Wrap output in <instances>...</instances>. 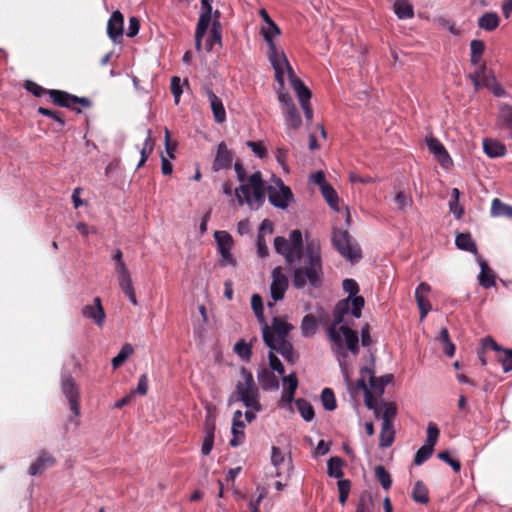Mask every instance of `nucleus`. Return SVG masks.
<instances>
[{"label": "nucleus", "instance_id": "obj_1", "mask_svg": "<svg viewBox=\"0 0 512 512\" xmlns=\"http://www.w3.org/2000/svg\"><path fill=\"white\" fill-rule=\"evenodd\" d=\"M274 248L282 255L286 262L292 266L293 285L302 289L306 285L318 287L323 276L321 246L317 239L306 237L303 247V238L300 230H293L289 238L276 237Z\"/></svg>", "mask_w": 512, "mask_h": 512}, {"label": "nucleus", "instance_id": "obj_2", "mask_svg": "<svg viewBox=\"0 0 512 512\" xmlns=\"http://www.w3.org/2000/svg\"><path fill=\"white\" fill-rule=\"evenodd\" d=\"M363 306V297L339 301L334 309L333 322L327 329L331 350L347 385L351 384L352 357L355 358L359 352L358 334L349 328V324L352 319L361 317Z\"/></svg>", "mask_w": 512, "mask_h": 512}, {"label": "nucleus", "instance_id": "obj_3", "mask_svg": "<svg viewBox=\"0 0 512 512\" xmlns=\"http://www.w3.org/2000/svg\"><path fill=\"white\" fill-rule=\"evenodd\" d=\"M251 307L261 325L263 340L267 347L276 350L287 362L293 364L297 357L291 342L288 340V335L293 326L279 317H274L272 324L269 325L264 316L262 298L258 294L252 295Z\"/></svg>", "mask_w": 512, "mask_h": 512}, {"label": "nucleus", "instance_id": "obj_4", "mask_svg": "<svg viewBox=\"0 0 512 512\" xmlns=\"http://www.w3.org/2000/svg\"><path fill=\"white\" fill-rule=\"evenodd\" d=\"M235 396L247 408L245 412L247 422L253 421L256 413L261 411L260 394L253 375L245 368L240 370V378L236 385Z\"/></svg>", "mask_w": 512, "mask_h": 512}, {"label": "nucleus", "instance_id": "obj_5", "mask_svg": "<svg viewBox=\"0 0 512 512\" xmlns=\"http://www.w3.org/2000/svg\"><path fill=\"white\" fill-rule=\"evenodd\" d=\"M239 205H248L252 210H258L265 201V187L259 171L248 176L247 181L240 184L234 191Z\"/></svg>", "mask_w": 512, "mask_h": 512}, {"label": "nucleus", "instance_id": "obj_6", "mask_svg": "<svg viewBox=\"0 0 512 512\" xmlns=\"http://www.w3.org/2000/svg\"><path fill=\"white\" fill-rule=\"evenodd\" d=\"M366 407L373 410L376 418L382 419L379 444L381 447H389L394 441L393 420L397 414V408L394 403H375L367 396Z\"/></svg>", "mask_w": 512, "mask_h": 512}, {"label": "nucleus", "instance_id": "obj_7", "mask_svg": "<svg viewBox=\"0 0 512 512\" xmlns=\"http://www.w3.org/2000/svg\"><path fill=\"white\" fill-rule=\"evenodd\" d=\"M267 57L275 72V80L278 83L277 90L285 91L284 84L286 76L289 79L292 88L294 89V80H301L295 75L284 51L272 47V51H267Z\"/></svg>", "mask_w": 512, "mask_h": 512}, {"label": "nucleus", "instance_id": "obj_8", "mask_svg": "<svg viewBox=\"0 0 512 512\" xmlns=\"http://www.w3.org/2000/svg\"><path fill=\"white\" fill-rule=\"evenodd\" d=\"M381 381V378L374 376V372L370 368L365 367L360 371V378L356 382V389L364 391L365 401L368 396L375 403H379L374 395L380 396L383 394L385 385Z\"/></svg>", "mask_w": 512, "mask_h": 512}, {"label": "nucleus", "instance_id": "obj_9", "mask_svg": "<svg viewBox=\"0 0 512 512\" xmlns=\"http://www.w3.org/2000/svg\"><path fill=\"white\" fill-rule=\"evenodd\" d=\"M332 241L339 253L351 262L358 261L361 258V250L348 232L343 230L334 231Z\"/></svg>", "mask_w": 512, "mask_h": 512}, {"label": "nucleus", "instance_id": "obj_10", "mask_svg": "<svg viewBox=\"0 0 512 512\" xmlns=\"http://www.w3.org/2000/svg\"><path fill=\"white\" fill-rule=\"evenodd\" d=\"M278 100L282 105V113L285 120V125L290 130H297L302 124L300 114L298 113L291 96L282 90H277Z\"/></svg>", "mask_w": 512, "mask_h": 512}, {"label": "nucleus", "instance_id": "obj_11", "mask_svg": "<svg viewBox=\"0 0 512 512\" xmlns=\"http://www.w3.org/2000/svg\"><path fill=\"white\" fill-rule=\"evenodd\" d=\"M270 203L280 209H286L293 199V194L288 186H285L281 179L275 180V185L268 187Z\"/></svg>", "mask_w": 512, "mask_h": 512}, {"label": "nucleus", "instance_id": "obj_12", "mask_svg": "<svg viewBox=\"0 0 512 512\" xmlns=\"http://www.w3.org/2000/svg\"><path fill=\"white\" fill-rule=\"evenodd\" d=\"M439 434L440 431L437 425L433 422H430L427 427L425 444L418 449L414 457V463L416 465H422L432 455L434 446L438 441Z\"/></svg>", "mask_w": 512, "mask_h": 512}, {"label": "nucleus", "instance_id": "obj_13", "mask_svg": "<svg viewBox=\"0 0 512 512\" xmlns=\"http://www.w3.org/2000/svg\"><path fill=\"white\" fill-rule=\"evenodd\" d=\"M61 391L69 403L70 410L78 417L80 415V393L75 380L71 376H62Z\"/></svg>", "mask_w": 512, "mask_h": 512}, {"label": "nucleus", "instance_id": "obj_14", "mask_svg": "<svg viewBox=\"0 0 512 512\" xmlns=\"http://www.w3.org/2000/svg\"><path fill=\"white\" fill-rule=\"evenodd\" d=\"M211 18V0H201V13L195 31V47L198 51L201 50L202 38L204 37L208 27L210 26Z\"/></svg>", "mask_w": 512, "mask_h": 512}, {"label": "nucleus", "instance_id": "obj_15", "mask_svg": "<svg viewBox=\"0 0 512 512\" xmlns=\"http://www.w3.org/2000/svg\"><path fill=\"white\" fill-rule=\"evenodd\" d=\"M115 271L117 273L118 285L122 289L123 293L128 297L130 302L136 306L138 301L136 299L134 286L132 283L131 275L125 262L118 263L115 265Z\"/></svg>", "mask_w": 512, "mask_h": 512}, {"label": "nucleus", "instance_id": "obj_16", "mask_svg": "<svg viewBox=\"0 0 512 512\" xmlns=\"http://www.w3.org/2000/svg\"><path fill=\"white\" fill-rule=\"evenodd\" d=\"M214 237L222 258V265H235V259L231 253L233 247L231 235L226 231H216Z\"/></svg>", "mask_w": 512, "mask_h": 512}, {"label": "nucleus", "instance_id": "obj_17", "mask_svg": "<svg viewBox=\"0 0 512 512\" xmlns=\"http://www.w3.org/2000/svg\"><path fill=\"white\" fill-rule=\"evenodd\" d=\"M288 288V278L283 273L281 267H276L272 271V282L270 285V294L273 301L277 302L283 299Z\"/></svg>", "mask_w": 512, "mask_h": 512}, {"label": "nucleus", "instance_id": "obj_18", "mask_svg": "<svg viewBox=\"0 0 512 512\" xmlns=\"http://www.w3.org/2000/svg\"><path fill=\"white\" fill-rule=\"evenodd\" d=\"M49 93L53 102L62 107L76 109L77 104H81L83 107L90 106V101L87 98H79L59 90H51Z\"/></svg>", "mask_w": 512, "mask_h": 512}, {"label": "nucleus", "instance_id": "obj_19", "mask_svg": "<svg viewBox=\"0 0 512 512\" xmlns=\"http://www.w3.org/2000/svg\"><path fill=\"white\" fill-rule=\"evenodd\" d=\"M124 16L120 11H114L107 23V34L109 38L118 43L123 35Z\"/></svg>", "mask_w": 512, "mask_h": 512}, {"label": "nucleus", "instance_id": "obj_20", "mask_svg": "<svg viewBox=\"0 0 512 512\" xmlns=\"http://www.w3.org/2000/svg\"><path fill=\"white\" fill-rule=\"evenodd\" d=\"M426 142L429 151L434 154L440 165L445 169L450 168L453 162L443 144L435 138H429Z\"/></svg>", "mask_w": 512, "mask_h": 512}, {"label": "nucleus", "instance_id": "obj_21", "mask_svg": "<svg viewBox=\"0 0 512 512\" xmlns=\"http://www.w3.org/2000/svg\"><path fill=\"white\" fill-rule=\"evenodd\" d=\"M271 463L276 468V477H280L283 474H290L292 469L291 460L286 459L285 455L278 447L273 446L271 449Z\"/></svg>", "mask_w": 512, "mask_h": 512}, {"label": "nucleus", "instance_id": "obj_22", "mask_svg": "<svg viewBox=\"0 0 512 512\" xmlns=\"http://www.w3.org/2000/svg\"><path fill=\"white\" fill-rule=\"evenodd\" d=\"M294 91L296 92L299 102L302 106V109L304 111L305 117L307 121L311 122L313 118V111L310 107V97L311 93L308 90V88L303 84L302 81H296L294 80Z\"/></svg>", "mask_w": 512, "mask_h": 512}, {"label": "nucleus", "instance_id": "obj_23", "mask_svg": "<svg viewBox=\"0 0 512 512\" xmlns=\"http://www.w3.org/2000/svg\"><path fill=\"white\" fill-rule=\"evenodd\" d=\"M431 291L429 284L422 282L418 285L415 291V299L420 310V319L424 320L428 312L431 310V304L426 299V296Z\"/></svg>", "mask_w": 512, "mask_h": 512}, {"label": "nucleus", "instance_id": "obj_24", "mask_svg": "<svg viewBox=\"0 0 512 512\" xmlns=\"http://www.w3.org/2000/svg\"><path fill=\"white\" fill-rule=\"evenodd\" d=\"M476 261L480 266V273L478 275L479 284L485 289L495 286V274L489 267L487 261L481 255H477Z\"/></svg>", "mask_w": 512, "mask_h": 512}, {"label": "nucleus", "instance_id": "obj_25", "mask_svg": "<svg viewBox=\"0 0 512 512\" xmlns=\"http://www.w3.org/2000/svg\"><path fill=\"white\" fill-rule=\"evenodd\" d=\"M82 314L88 319H92L95 323L101 327L105 320V312L101 304L99 297L94 299L93 305H86L82 309Z\"/></svg>", "mask_w": 512, "mask_h": 512}, {"label": "nucleus", "instance_id": "obj_26", "mask_svg": "<svg viewBox=\"0 0 512 512\" xmlns=\"http://www.w3.org/2000/svg\"><path fill=\"white\" fill-rule=\"evenodd\" d=\"M206 96L217 123H223L226 120V111L222 100L210 89L206 90Z\"/></svg>", "mask_w": 512, "mask_h": 512}, {"label": "nucleus", "instance_id": "obj_27", "mask_svg": "<svg viewBox=\"0 0 512 512\" xmlns=\"http://www.w3.org/2000/svg\"><path fill=\"white\" fill-rule=\"evenodd\" d=\"M469 77L476 90L481 87H490L494 82V76L484 65L479 66V68L473 74H470Z\"/></svg>", "mask_w": 512, "mask_h": 512}, {"label": "nucleus", "instance_id": "obj_28", "mask_svg": "<svg viewBox=\"0 0 512 512\" xmlns=\"http://www.w3.org/2000/svg\"><path fill=\"white\" fill-rule=\"evenodd\" d=\"M282 402L286 404H290L293 400L295 391L298 387V380L295 373H291L287 376H283L282 378Z\"/></svg>", "mask_w": 512, "mask_h": 512}, {"label": "nucleus", "instance_id": "obj_29", "mask_svg": "<svg viewBox=\"0 0 512 512\" xmlns=\"http://www.w3.org/2000/svg\"><path fill=\"white\" fill-rule=\"evenodd\" d=\"M232 160V153L228 150L226 144L222 142L218 145L217 154L213 162V169L215 171L227 169L231 166Z\"/></svg>", "mask_w": 512, "mask_h": 512}, {"label": "nucleus", "instance_id": "obj_30", "mask_svg": "<svg viewBox=\"0 0 512 512\" xmlns=\"http://www.w3.org/2000/svg\"><path fill=\"white\" fill-rule=\"evenodd\" d=\"M55 464V459L51 455L43 452L41 453L36 461L30 466L29 473L30 475H37L47 468L52 467Z\"/></svg>", "mask_w": 512, "mask_h": 512}, {"label": "nucleus", "instance_id": "obj_31", "mask_svg": "<svg viewBox=\"0 0 512 512\" xmlns=\"http://www.w3.org/2000/svg\"><path fill=\"white\" fill-rule=\"evenodd\" d=\"M212 23V28L210 32V36L206 41V49L211 50L214 44L221 43V25L219 22V12L215 11L213 20L211 19L210 24Z\"/></svg>", "mask_w": 512, "mask_h": 512}, {"label": "nucleus", "instance_id": "obj_32", "mask_svg": "<svg viewBox=\"0 0 512 512\" xmlns=\"http://www.w3.org/2000/svg\"><path fill=\"white\" fill-rule=\"evenodd\" d=\"M483 149L490 158L502 157L506 153L505 146L494 139H485L483 141Z\"/></svg>", "mask_w": 512, "mask_h": 512}, {"label": "nucleus", "instance_id": "obj_33", "mask_svg": "<svg viewBox=\"0 0 512 512\" xmlns=\"http://www.w3.org/2000/svg\"><path fill=\"white\" fill-rule=\"evenodd\" d=\"M455 244L457 248L473 253L476 258L477 255H480L478 253L476 243L469 233L458 234L455 239Z\"/></svg>", "mask_w": 512, "mask_h": 512}, {"label": "nucleus", "instance_id": "obj_34", "mask_svg": "<svg viewBox=\"0 0 512 512\" xmlns=\"http://www.w3.org/2000/svg\"><path fill=\"white\" fill-rule=\"evenodd\" d=\"M258 379L264 390H276L279 387L277 377L266 368L258 372Z\"/></svg>", "mask_w": 512, "mask_h": 512}, {"label": "nucleus", "instance_id": "obj_35", "mask_svg": "<svg viewBox=\"0 0 512 512\" xmlns=\"http://www.w3.org/2000/svg\"><path fill=\"white\" fill-rule=\"evenodd\" d=\"M500 24V18L495 12H486L478 19V26L485 31H493Z\"/></svg>", "mask_w": 512, "mask_h": 512}, {"label": "nucleus", "instance_id": "obj_36", "mask_svg": "<svg viewBox=\"0 0 512 512\" xmlns=\"http://www.w3.org/2000/svg\"><path fill=\"white\" fill-rule=\"evenodd\" d=\"M393 10L400 19H410L414 16L413 6L408 0H395Z\"/></svg>", "mask_w": 512, "mask_h": 512}, {"label": "nucleus", "instance_id": "obj_37", "mask_svg": "<svg viewBox=\"0 0 512 512\" xmlns=\"http://www.w3.org/2000/svg\"><path fill=\"white\" fill-rule=\"evenodd\" d=\"M491 215L493 217L505 216L507 218H512V206L502 202L498 198H495L491 204Z\"/></svg>", "mask_w": 512, "mask_h": 512}, {"label": "nucleus", "instance_id": "obj_38", "mask_svg": "<svg viewBox=\"0 0 512 512\" xmlns=\"http://www.w3.org/2000/svg\"><path fill=\"white\" fill-rule=\"evenodd\" d=\"M261 33L264 37V40L267 42L268 51H272V47L277 48L273 41V38L280 34V29L275 23H271L269 25L262 27Z\"/></svg>", "mask_w": 512, "mask_h": 512}, {"label": "nucleus", "instance_id": "obj_39", "mask_svg": "<svg viewBox=\"0 0 512 512\" xmlns=\"http://www.w3.org/2000/svg\"><path fill=\"white\" fill-rule=\"evenodd\" d=\"M412 498L415 502L426 504L429 500L428 489L421 481H417L412 490Z\"/></svg>", "mask_w": 512, "mask_h": 512}, {"label": "nucleus", "instance_id": "obj_40", "mask_svg": "<svg viewBox=\"0 0 512 512\" xmlns=\"http://www.w3.org/2000/svg\"><path fill=\"white\" fill-rule=\"evenodd\" d=\"M133 351L134 349L131 344H124L119 353L112 359L113 368L117 369L120 367L133 354Z\"/></svg>", "mask_w": 512, "mask_h": 512}, {"label": "nucleus", "instance_id": "obj_41", "mask_svg": "<svg viewBox=\"0 0 512 512\" xmlns=\"http://www.w3.org/2000/svg\"><path fill=\"white\" fill-rule=\"evenodd\" d=\"M437 340L443 345V351L447 356L452 357L455 354V345L450 341L446 328L440 330Z\"/></svg>", "mask_w": 512, "mask_h": 512}, {"label": "nucleus", "instance_id": "obj_42", "mask_svg": "<svg viewBox=\"0 0 512 512\" xmlns=\"http://www.w3.org/2000/svg\"><path fill=\"white\" fill-rule=\"evenodd\" d=\"M460 191L457 188L451 190V199L449 201L450 212L459 219L463 215V208L459 204Z\"/></svg>", "mask_w": 512, "mask_h": 512}, {"label": "nucleus", "instance_id": "obj_43", "mask_svg": "<svg viewBox=\"0 0 512 512\" xmlns=\"http://www.w3.org/2000/svg\"><path fill=\"white\" fill-rule=\"evenodd\" d=\"M485 44L482 40H472L470 43L471 50V63L473 65H478L481 60V56L484 52Z\"/></svg>", "mask_w": 512, "mask_h": 512}, {"label": "nucleus", "instance_id": "obj_44", "mask_svg": "<svg viewBox=\"0 0 512 512\" xmlns=\"http://www.w3.org/2000/svg\"><path fill=\"white\" fill-rule=\"evenodd\" d=\"M343 461L339 457H332L329 459L327 464V472L330 477L341 478Z\"/></svg>", "mask_w": 512, "mask_h": 512}, {"label": "nucleus", "instance_id": "obj_45", "mask_svg": "<svg viewBox=\"0 0 512 512\" xmlns=\"http://www.w3.org/2000/svg\"><path fill=\"white\" fill-rule=\"evenodd\" d=\"M244 423L233 422L232 424V439L230 440V445L233 447H237L241 445L244 441Z\"/></svg>", "mask_w": 512, "mask_h": 512}, {"label": "nucleus", "instance_id": "obj_46", "mask_svg": "<svg viewBox=\"0 0 512 512\" xmlns=\"http://www.w3.org/2000/svg\"><path fill=\"white\" fill-rule=\"evenodd\" d=\"M295 404H296V407H297L299 413L301 414L302 418L305 421L313 420L314 409L308 401H306L304 399H298V400H296Z\"/></svg>", "mask_w": 512, "mask_h": 512}, {"label": "nucleus", "instance_id": "obj_47", "mask_svg": "<svg viewBox=\"0 0 512 512\" xmlns=\"http://www.w3.org/2000/svg\"><path fill=\"white\" fill-rule=\"evenodd\" d=\"M302 334L305 337H310L316 333L317 323L315 317L312 315H306L301 323Z\"/></svg>", "mask_w": 512, "mask_h": 512}, {"label": "nucleus", "instance_id": "obj_48", "mask_svg": "<svg viewBox=\"0 0 512 512\" xmlns=\"http://www.w3.org/2000/svg\"><path fill=\"white\" fill-rule=\"evenodd\" d=\"M321 192L329 206L334 210H338V196L333 187L330 186L329 184L323 185V187L321 188Z\"/></svg>", "mask_w": 512, "mask_h": 512}, {"label": "nucleus", "instance_id": "obj_49", "mask_svg": "<svg viewBox=\"0 0 512 512\" xmlns=\"http://www.w3.org/2000/svg\"><path fill=\"white\" fill-rule=\"evenodd\" d=\"M394 203L398 210L404 211L413 203L412 197L403 191H397L394 196Z\"/></svg>", "mask_w": 512, "mask_h": 512}, {"label": "nucleus", "instance_id": "obj_50", "mask_svg": "<svg viewBox=\"0 0 512 512\" xmlns=\"http://www.w3.org/2000/svg\"><path fill=\"white\" fill-rule=\"evenodd\" d=\"M497 360L501 363L505 373L512 371V349H504L497 355Z\"/></svg>", "mask_w": 512, "mask_h": 512}, {"label": "nucleus", "instance_id": "obj_51", "mask_svg": "<svg viewBox=\"0 0 512 512\" xmlns=\"http://www.w3.org/2000/svg\"><path fill=\"white\" fill-rule=\"evenodd\" d=\"M321 401L323 407L328 411H333L336 408L335 395L330 388L323 389L321 394Z\"/></svg>", "mask_w": 512, "mask_h": 512}, {"label": "nucleus", "instance_id": "obj_52", "mask_svg": "<svg viewBox=\"0 0 512 512\" xmlns=\"http://www.w3.org/2000/svg\"><path fill=\"white\" fill-rule=\"evenodd\" d=\"M375 476L385 490L391 487V476L383 466L379 465L375 468Z\"/></svg>", "mask_w": 512, "mask_h": 512}, {"label": "nucleus", "instance_id": "obj_53", "mask_svg": "<svg viewBox=\"0 0 512 512\" xmlns=\"http://www.w3.org/2000/svg\"><path fill=\"white\" fill-rule=\"evenodd\" d=\"M355 512H373V499L369 493L361 494Z\"/></svg>", "mask_w": 512, "mask_h": 512}, {"label": "nucleus", "instance_id": "obj_54", "mask_svg": "<svg viewBox=\"0 0 512 512\" xmlns=\"http://www.w3.org/2000/svg\"><path fill=\"white\" fill-rule=\"evenodd\" d=\"M499 118L503 125L510 130V136L512 138V106L502 107Z\"/></svg>", "mask_w": 512, "mask_h": 512}, {"label": "nucleus", "instance_id": "obj_55", "mask_svg": "<svg viewBox=\"0 0 512 512\" xmlns=\"http://www.w3.org/2000/svg\"><path fill=\"white\" fill-rule=\"evenodd\" d=\"M436 23L440 28L447 29L453 35L459 36L462 33V30L456 27L454 22L445 17H439Z\"/></svg>", "mask_w": 512, "mask_h": 512}, {"label": "nucleus", "instance_id": "obj_56", "mask_svg": "<svg viewBox=\"0 0 512 512\" xmlns=\"http://www.w3.org/2000/svg\"><path fill=\"white\" fill-rule=\"evenodd\" d=\"M234 351L240 358L244 360H248L251 356V348L244 340H241L235 344Z\"/></svg>", "mask_w": 512, "mask_h": 512}, {"label": "nucleus", "instance_id": "obj_57", "mask_svg": "<svg viewBox=\"0 0 512 512\" xmlns=\"http://www.w3.org/2000/svg\"><path fill=\"white\" fill-rule=\"evenodd\" d=\"M342 286H343L344 291L349 294V296L346 299H349V298L353 299V298L358 297L356 294L359 291V287L355 280L345 279L343 281Z\"/></svg>", "mask_w": 512, "mask_h": 512}, {"label": "nucleus", "instance_id": "obj_58", "mask_svg": "<svg viewBox=\"0 0 512 512\" xmlns=\"http://www.w3.org/2000/svg\"><path fill=\"white\" fill-rule=\"evenodd\" d=\"M338 490H339V501L342 505H344L347 501L348 494L350 491V482L348 480H339L338 481Z\"/></svg>", "mask_w": 512, "mask_h": 512}, {"label": "nucleus", "instance_id": "obj_59", "mask_svg": "<svg viewBox=\"0 0 512 512\" xmlns=\"http://www.w3.org/2000/svg\"><path fill=\"white\" fill-rule=\"evenodd\" d=\"M215 416L210 408L207 409V416L205 419V435H215Z\"/></svg>", "mask_w": 512, "mask_h": 512}, {"label": "nucleus", "instance_id": "obj_60", "mask_svg": "<svg viewBox=\"0 0 512 512\" xmlns=\"http://www.w3.org/2000/svg\"><path fill=\"white\" fill-rule=\"evenodd\" d=\"M257 492L258 496L255 499H251L249 502V509L251 512H259V505L267 495V491L265 488L258 487Z\"/></svg>", "mask_w": 512, "mask_h": 512}, {"label": "nucleus", "instance_id": "obj_61", "mask_svg": "<svg viewBox=\"0 0 512 512\" xmlns=\"http://www.w3.org/2000/svg\"><path fill=\"white\" fill-rule=\"evenodd\" d=\"M38 112L44 116H47V117H50L52 119H54L58 124H59V127L62 128L65 124V121L64 119L61 117V115L59 114L58 111H54V110H49L47 108H44V107H39L38 108Z\"/></svg>", "mask_w": 512, "mask_h": 512}, {"label": "nucleus", "instance_id": "obj_62", "mask_svg": "<svg viewBox=\"0 0 512 512\" xmlns=\"http://www.w3.org/2000/svg\"><path fill=\"white\" fill-rule=\"evenodd\" d=\"M257 254L261 258H265L269 255L266 237L263 234H258L257 236Z\"/></svg>", "mask_w": 512, "mask_h": 512}, {"label": "nucleus", "instance_id": "obj_63", "mask_svg": "<svg viewBox=\"0 0 512 512\" xmlns=\"http://www.w3.org/2000/svg\"><path fill=\"white\" fill-rule=\"evenodd\" d=\"M171 91H172V94L174 96V102L175 104H178L179 101H180V96L182 94V89H181V80L179 77H172L171 79Z\"/></svg>", "mask_w": 512, "mask_h": 512}, {"label": "nucleus", "instance_id": "obj_64", "mask_svg": "<svg viewBox=\"0 0 512 512\" xmlns=\"http://www.w3.org/2000/svg\"><path fill=\"white\" fill-rule=\"evenodd\" d=\"M247 146L250 147L253 153L259 158H264L267 155V150L262 142L248 141Z\"/></svg>", "mask_w": 512, "mask_h": 512}]
</instances>
